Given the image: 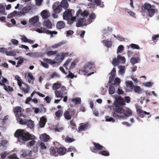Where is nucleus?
Returning a JSON list of instances; mask_svg holds the SVG:
<instances>
[{
    "mask_svg": "<svg viewBox=\"0 0 159 159\" xmlns=\"http://www.w3.org/2000/svg\"><path fill=\"white\" fill-rule=\"evenodd\" d=\"M39 20V19L37 16H35L29 20V22L31 24L34 25Z\"/></svg>",
    "mask_w": 159,
    "mask_h": 159,
    "instance_id": "obj_26",
    "label": "nucleus"
},
{
    "mask_svg": "<svg viewBox=\"0 0 159 159\" xmlns=\"http://www.w3.org/2000/svg\"><path fill=\"white\" fill-rule=\"evenodd\" d=\"M24 125H26L30 128H32L34 127L33 122L31 120H27L26 122H24Z\"/></svg>",
    "mask_w": 159,
    "mask_h": 159,
    "instance_id": "obj_27",
    "label": "nucleus"
},
{
    "mask_svg": "<svg viewBox=\"0 0 159 159\" xmlns=\"http://www.w3.org/2000/svg\"><path fill=\"white\" fill-rule=\"evenodd\" d=\"M32 9L31 5L30 4H28L26 6L22 8L21 11H18V17L25 15L26 14L29 13L30 11Z\"/></svg>",
    "mask_w": 159,
    "mask_h": 159,
    "instance_id": "obj_5",
    "label": "nucleus"
},
{
    "mask_svg": "<svg viewBox=\"0 0 159 159\" xmlns=\"http://www.w3.org/2000/svg\"><path fill=\"white\" fill-rule=\"evenodd\" d=\"M65 24L64 22L62 21H58L56 25L57 28L59 30L65 27Z\"/></svg>",
    "mask_w": 159,
    "mask_h": 159,
    "instance_id": "obj_20",
    "label": "nucleus"
},
{
    "mask_svg": "<svg viewBox=\"0 0 159 159\" xmlns=\"http://www.w3.org/2000/svg\"><path fill=\"white\" fill-rule=\"evenodd\" d=\"M159 38V34H155L153 35L152 38V39L153 41H155L157 39H158Z\"/></svg>",
    "mask_w": 159,
    "mask_h": 159,
    "instance_id": "obj_62",
    "label": "nucleus"
},
{
    "mask_svg": "<svg viewBox=\"0 0 159 159\" xmlns=\"http://www.w3.org/2000/svg\"><path fill=\"white\" fill-rule=\"evenodd\" d=\"M137 112L139 116L141 118H143L145 115H148L150 113V112L143 111L142 110L140 109L137 110Z\"/></svg>",
    "mask_w": 159,
    "mask_h": 159,
    "instance_id": "obj_14",
    "label": "nucleus"
},
{
    "mask_svg": "<svg viewBox=\"0 0 159 159\" xmlns=\"http://www.w3.org/2000/svg\"><path fill=\"white\" fill-rule=\"evenodd\" d=\"M95 65L93 62H87L85 64L84 66L83 69L80 70V71L84 74L90 71V70L95 68Z\"/></svg>",
    "mask_w": 159,
    "mask_h": 159,
    "instance_id": "obj_3",
    "label": "nucleus"
},
{
    "mask_svg": "<svg viewBox=\"0 0 159 159\" xmlns=\"http://www.w3.org/2000/svg\"><path fill=\"white\" fill-rule=\"evenodd\" d=\"M21 107H16L14 108V111L15 112L16 116L18 117V116L21 115H22L21 113Z\"/></svg>",
    "mask_w": 159,
    "mask_h": 159,
    "instance_id": "obj_18",
    "label": "nucleus"
},
{
    "mask_svg": "<svg viewBox=\"0 0 159 159\" xmlns=\"http://www.w3.org/2000/svg\"><path fill=\"white\" fill-rule=\"evenodd\" d=\"M75 109L70 108L64 112L63 115L66 119L70 120L71 119L72 115L75 114Z\"/></svg>",
    "mask_w": 159,
    "mask_h": 159,
    "instance_id": "obj_4",
    "label": "nucleus"
},
{
    "mask_svg": "<svg viewBox=\"0 0 159 159\" xmlns=\"http://www.w3.org/2000/svg\"><path fill=\"white\" fill-rule=\"evenodd\" d=\"M48 63L53 65L56 63V62L48 58H44L43 59V61H41V65L46 68H48L49 66Z\"/></svg>",
    "mask_w": 159,
    "mask_h": 159,
    "instance_id": "obj_8",
    "label": "nucleus"
},
{
    "mask_svg": "<svg viewBox=\"0 0 159 159\" xmlns=\"http://www.w3.org/2000/svg\"><path fill=\"white\" fill-rule=\"evenodd\" d=\"M88 6L89 7L94 8L95 6V4L94 2H93V1L90 2L88 4Z\"/></svg>",
    "mask_w": 159,
    "mask_h": 159,
    "instance_id": "obj_57",
    "label": "nucleus"
},
{
    "mask_svg": "<svg viewBox=\"0 0 159 159\" xmlns=\"http://www.w3.org/2000/svg\"><path fill=\"white\" fill-rule=\"evenodd\" d=\"M94 2L97 6H99L101 8H103L104 7L103 2H102L101 0H94Z\"/></svg>",
    "mask_w": 159,
    "mask_h": 159,
    "instance_id": "obj_30",
    "label": "nucleus"
},
{
    "mask_svg": "<svg viewBox=\"0 0 159 159\" xmlns=\"http://www.w3.org/2000/svg\"><path fill=\"white\" fill-rule=\"evenodd\" d=\"M123 113L125 116H131L132 114V111L129 108H128L126 110H125L124 109V112H123L122 113Z\"/></svg>",
    "mask_w": 159,
    "mask_h": 159,
    "instance_id": "obj_32",
    "label": "nucleus"
},
{
    "mask_svg": "<svg viewBox=\"0 0 159 159\" xmlns=\"http://www.w3.org/2000/svg\"><path fill=\"white\" fill-rule=\"evenodd\" d=\"M113 85V83H111L109 87V94H112L115 92V89Z\"/></svg>",
    "mask_w": 159,
    "mask_h": 159,
    "instance_id": "obj_28",
    "label": "nucleus"
},
{
    "mask_svg": "<svg viewBox=\"0 0 159 159\" xmlns=\"http://www.w3.org/2000/svg\"><path fill=\"white\" fill-rule=\"evenodd\" d=\"M64 43L62 42H61L59 43H58L57 44H56L54 45H53L51 46L52 48H57V47L61 46V45H63Z\"/></svg>",
    "mask_w": 159,
    "mask_h": 159,
    "instance_id": "obj_52",
    "label": "nucleus"
},
{
    "mask_svg": "<svg viewBox=\"0 0 159 159\" xmlns=\"http://www.w3.org/2000/svg\"><path fill=\"white\" fill-rule=\"evenodd\" d=\"M99 154L105 156H108L110 155L109 152L107 151L101 150L99 152Z\"/></svg>",
    "mask_w": 159,
    "mask_h": 159,
    "instance_id": "obj_39",
    "label": "nucleus"
},
{
    "mask_svg": "<svg viewBox=\"0 0 159 159\" xmlns=\"http://www.w3.org/2000/svg\"><path fill=\"white\" fill-rule=\"evenodd\" d=\"M61 87V85L60 84L55 83L54 84L53 86L52 89L54 90H56L57 89L60 88Z\"/></svg>",
    "mask_w": 159,
    "mask_h": 159,
    "instance_id": "obj_53",
    "label": "nucleus"
},
{
    "mask_svg": "<svg viewBox=\"0 0 159 159\" xmlns=\"http://www.w3.org/2000/svg\"><path fill=\"white\" fill-rule=\"evenodd\" d=\"M63 113V111L60 109L57 111L55 113V115L57 117L60 118L62 116Z\"/></svg>",
    "mask_w": 159,
    "mask_h": 159,
    "instance_id": "obj_43",
    "label": "nucleus"
},
{
    "mask_svg": "<svg viewBox=\"0 0 159 159\" xmlns=\"http://www.w3.org/2000/svg\"><path fill=\"white\" fill-rule=\"evenodd\" d=\"M52 8L54 12L55 13H60L62 10V7L59 2H54L52 6Z\"/></svg>",
    "mask_w": 159,
    "mask_h": 159,
    "instance_id": "obj_7",
    "label": "nucleus"
},
{
    "mask_svg": "<svg viewBox=\"0 0 159 159\" xmlns=\"http://www.w3.org/2000/svg\"><path fill=\"white\" fill-rule=\"evenodd\" d=\"M117 58L119 61V62H120V61L122 63H124L125 61V58L123 56H121L120 55H118L117 56Z\"/></svg>",
    "mask_w": 159,
    "mask_h": 159,
    "instance_id": "obj_42",
    "label": "nucleus"
},
{
    "mask_svg": "<svg viewBox=\"0 0 159 159\" xmlns=\"http://www.w3.org/2000/svg\"><path fill=\"white\" fill-rule=\"evenodd\" d=\"M72 101L75 104H80L81 102V98H80L76 97L74 98H73L72 99Z\"/></svg>",
    "mask_w": 159,
    "mask_h": 159,
    "instance_id": "obj_38",
    "label": "nucleus"
},
{
    "mask_svg": "<svg viewBox=\"0 0 159 159\" xmlns=\"http://www.w3.org/2000/svg\"><path fill=\"white\" fill-rule=\"evenodd\" d=\"M103 42L105 46L108 48H110L112 46V43L111 41L106 39L103 40Z\"/></svg>",
    "mask_w": 159,
    "mask_h": 159,
    "instance_id": "obj_29",
    "label": "nucleus"
},
{
    "mask_svg": "<svg viewBox=\"0 0 159 159\" xmlns=\"http://www.w3.org/2000/svg\"><path fill=\"white\" fill-rule=\"evenodd\" d=\"M46 121V119L44 118V117H43L41 118L40 121L39 122V124L40 127L42 128L43 127L45 126Z\"/></svg>",
    "mask_w": 159,
    "mask_h": 159,
    "instance_id": "obj_25",
    "label": "nucleus"
},
{
    "mask_svg": "<svg viewBox=\"0 0 159 159\" xmlns=\"http://www.w3.org/2000/svg\"><path fill=\"white\" fill-rule=\"evenodd\" d=\"M153 7V6H152L150 4L145 3L144 4L142 5L141 8L143 11V12H147L152 7Z\"/></svg>",
    "mask_w": 159,
    "mask_h": 159,
    "instance_id": "obj_12",
    "label": "nucleus"
},
{
    "mask_svg": "<svg viewBox=\"0 0 159 159\" xmlns=\"http://www.w3.org/2000/svg\"><path fill=\"white\" fill-rule=\"evenodd\" d=\"M134 91L135 92L139 94H140L142 92V90L140 87L138 86H134Z\"/></svg>",
    "mask_w": 159,
    "mask_h": 159,
    "instance_id": "obj_45",
    "label": "nucleus"
},
{
    "mask_svg": "<svg viewBox=\"0 0 159 159\" xmlns=\"http://www.w3.org/2000/svg\"><path fill=\"white\" fill-rule=\"evenodd\" d=\"M86 22V19L85 18H82L80 19L78 22L76 24L77 27H80L85 25Z\"/></svg>",
    "mask_w": 159,
    "mask_h": 159,
    "instance_id": "obj_19",
    "label": "nucleus"
},
{
    "mask_svg": "<svg viewBox=\"0 0 159 159\" xmlns=\"http://www.w3.org/2000/svg\"><path fill=\"white\" fill-rule=\"evenodd\" d=\"M11 42L14 45H17L19 43L18 41L16 39H12L11 40Z\"/></svg>",
    "mask_w": 159,
    "mask_h": 159,
    "instance_id": "obj_61",
    "label": "nucleus"
},
{
    "mask_svg": "<svg viewBox=\"0 0 159 159\" xmlns=\"http://www.w3.org/2000/svg\"><path fill=\"white\" fill-rule=\"evenodd\" d=\"M131 63L134 65V64L138 62L137 59L134 57H132L130 60Z\"/></svg>",
    "mask_w": 159,
    "mask_h": 159,
    "instance_id": "obj_55",
    "label": "nucleus"
},
{
    "mask_svg": "<svg viewBox=\"0 0 159 159\" xmlns=\"http://www.w3.org/2000/svg\"><path fill=\"white\" fill-rule=\"evenodd\" d=\"M41 138L42 141L46 142L49 139L50 137L46 134H44L41 135Z\"/></svg>",
    "mask_w": 159,
    "mask_h": 159,
    "instance_id": "obj_33",
    "label": "nucleus"
},
{
    "mask_svg": "<svg viewBox=\"0 0 159 159\" xmlns=\"http://www.w3.org/2000/svg\"><path fill=\"white\" fill-rule=\"evenodd\" d=\"M96 17V16L94 13H92L90 15L89 18L91 20H94Z\"/></svg>",
    "mask_w": 159,
    "mask_h": 159,
    "instance_id": "obj_63",
    "label": "nucleus"
},
{
    "mask_svg": "<svg viewBox=\"0 0 159 159\" xmlns=\"http://www.w3.org/2000/svg\"><path fill=\"white\" fill-rule=\"evenodd\" d=\"M41 15L43 19H46L50 16L49 11L46 10H43L41 12Z\"/></svg>",
    "mask_w": 159,
    "mask_h": 159,
    "instance_id": "obj_21",
    "label": "nucleus"
},
{
    "mask_svg": "<svg viewBox=\"0 0 159 159\" xmlns=\"http://www.w3.org/2000/svg\"><path fill=\"white\" fill-rule=\"evenodd\" d=\"M148 12V16L150 17H152L153 16L155 12V10L151 8L149 9L147 11Z\"/></svg>",
    "mask_w": 159,
    "mask_h": 159,
    "instance_id": "obj_36",
    "label": "nucleus"
},
{
    "mask_svg": "<svg viewBox=\"0 0 159 159\" xmlns=\"http://www.w3.org/2000/svg\"><path fill=\"white\" fill-rule=\"evenodd\" d=\"M120 69L119 72L120 74H123L125 72V68L124 66H120L119 67Z\"/></svg>",
    "mask_w": 159,
    "mask_h": 159,
    "instance_id": "obj_40",
    "label": "nucleus"
},
{
    "mask_svg": "<svg viewBox=\"0 0 159 159\" xmlns=\"http://www.w3.org/2000/svg\"><path fill=\"white\" fill-rule=\"evenodd\" d=\"M115 99L116 101L114 102L113 106L114 111L113 115L114 117L120 118L121 116L118 115L117 113L122 114L124 112V109L122 106L125 105V103L124 99L120 96L116 97Z\"/></svg>",
    "mask_w": 159,
    "mask_h": 159,
    "instance_id": "obj_2",
    "label": "nucleus"
},
{
    "mask_svg": "<svg viewBox=\"0 0 159 159\" xmlns=\"http://www.w3.org/2000/svg\"><path fill=\"white\" fill-rule=\"evenodd\" d=\"M14 136L16 138H19L18 139L23 141L32 140L27 143V146L30 148L33 147L36 143V141L34 139V136L28 132H24V130L22 129H17L14 134Z\"/></svg>",
    "mask_w": 159,
    "mask_h": 159,
    "instance_id": "obj_1",
    "label": "nucleus"
},
{
    "mask_svg": "<svg viewBox=\"0 0 159 159\" xmlns=\"http://www.w3.org/2000/svg\"><path fill=\"white\" fill-rule=\"evenodd\" d=\"M50 151L51 155H53L56 157L57 156V150L53 147H51L50 149Z\"/></svg>",
    "mask_w": 159,
    "mask_h": 159,
    "instance_id": "obj_35",
    "label": "nucleus"
},
{
    "mask_svg": "<svg viewBox=\"0 0 159 159\" xmlns=\"http://www.w3.org/2000/svg\"><path fill=\"white\" fill-rule=\"evenodd\" d=\"M56 149L57 152V156L58 154L60 155H63L66 153V149L64 147L56 148Z\"/></svg>",
    "mask_w": 159,
    "mask_h": 159,
    "instance_id": "obj_15",
    "label": "nucleus"
},
{
    "mask_svg": "<svg viewBox=\"0 0 159 159\" xmlns=\"http://www.w3.org/2000/svg\"><path fill=\"white\" fill-rule=\"evenodd\" d=\"M15 79L17 81L18 85L19 86H20L21 85V83H23V82L22 81L19 75H17L15 76Z\"/></svg>",
    "mask_w": 159,
    "mask_h": 159,
    "instance_id": "obj_44",
    "label": "nucleus"
},
{
    "mask_svg": "<svg viewBox=\"0 0 159 159\" xmlns=\"http://www.w3.org/2000/svg\"><path fill=\"white\" fill-rule=\"evenodd\" d=\"M5 8L2 5L0 4V14L1 13L4 15H6L7 14L5 11Z\"/></svg>",
    "mask_w": 159,
    "mask_h": 159,
    "instance_id": "obj_49",
    "label": "nucleus"
},
{
    "mask_svg": "<svg viewBox=\"0 0 159 159\" xmlns=\"http://www.w3.org/2000/svg\"><path fill=\"white\" fill-rule=\"evenodd\" d=\"M5 53L7 56H14L16 55V52L14 51L8 52L7 50L5 52Z\"/></svg>",
    "mask_w": 159,
    "mask_h": 159,
    "instance_id": "obj_51",
    "label": "nucleus"
},
{
    "mask_svg": "<svg viewBox=\"0 0 159 159\" xmlns=\"http://www.w3.org/2000/svg\"><path fill=\"white\" fill-rule=\"evenodd\" d=\"M26 118L25 116V115H21L18 116L17 120L19 121L20 124L21 125H24V122H26L27 120L25 119Z\"/></svg>",
    "mask_w": 159,
    "mask_h": 159,
    "instance_id": "obj_16",
    "label": "nucleus"
},
{
    "mask_svg": "<svg viewBox=\"0 0 159 159\" xmlns=\"http://www.w3.org/2000/svg\"><path fill=\"white\" fill-rule=\"evenodd\" d=\"M89 126V124L88 123H86L83 125H80L78 128V131H82L85 130L88 128Z\"/></svg>",
    "mask_w": 159,
    "mask_h": 159,
    "instance_id": "obj_24",
    "label": "nucleus"
},
{
    "mask_svg": "<svg viewBox=\"0 0 159 159\" xmlns=\"http://www.w3.org/2000/svg\"><path fill=\"white\" fill-rule=\"evenodd\" d=\"M57 53V51H49L45 52V54L48 56H50L52 55L56 54Z\"/></svg>",
    "mask_w": 159,
    "mask_h": 159,
    "instance_id": "obj_31",
    "label": "nucleus"
},
{
    "mask_svg": "<svg viewBox=\"0 0 159 159\" xmlns=\"http://www.w3.org/2000/svg\"><path fill=\"white\" fill-rule=\"evenodd\" d=\"M68 55V53H62L61 54H58L57 57L55 58L54 60L57 61V62H61L65 57H66Z\"/></svg>",
    "mask_w": 159,
    "mask_h": 159,
    "instance_id": "obj_9",
    "label": "nucleus"
},
{
    "mask_svg": "<svg viewBox=\"0 0 159 159\" xmlns=\"http://www.w3.org/2000/svg\"><path fill=\"white\" fill-rule=\"evenodd\" d=\"M130 47L133 49H139V47L138 45L134 43H132L130 45Z\"/></svg>",
    "mask_w": 159,
    "mask_h": 159,
    "instance_id": "obj_56",
    "label": "nucleus"
},
{
    "mask_svg": "<svg viewBox=\"0 0 159 159\" xmlns=\"http://www.w3.org/2000/svg\"><path fill=\"white\" fill-rule=\"evenodd\" d=\"M62 8H63L65 9H67L69 7V4L67 1L66 0H62L61 3H60Z\"/></svg>",
    "mask_w": 159,
    "mask_h": 159,
    "instance_id": "obj_22",
    "label": "nucleus"
},
{
    "mask_svg": "<svg viewBox=\"0 0 159 159\" xmlns=\"http://www.w3.org/2000/svg\"><path fill=\"white\" fill-rule=\"evenodd\" d=\"M126 84L128 87L133 89L134 86L133 85V83L132 81H128L126 82Z\"/></svg>",
    "mask_w": 159,
    "mask_h": 159,
    "instance_id": "obj_47",
    "label": "nucleus"
},
{
    "mask_svg": "<svg viewBox=\"0 0 159 159\" xmlns=\"http://www.w3.org/2000/svg\"><path fill=\"white\" fill-rule=\"evenodd\" d=\"M106 120L107 121H112L114 122L115 120L111 117H109L108 116L106 117Z\"/></svg>",
    "mask_w": 159,
    "mask_h": 159,
    "instance_id": "obj_58",
    "label": "nucleus"
},
{
    "mask_svg": "<svg viewBox=\"0 0 159 159\" xmlns=\"http://www.w3.org/2000/svg\"><path fill=\"white\" fill-rule=\"evenodd\" d=\"M40 148L42 150H45L47 148V146L43 143L41 142L40 144Z\"/></svg>",
    "mask_w": 159,
    "mask_h": 159,
    "instance_id": "obj_59",
    "label": "nucleus"
},
{
    "mask_svg": "<svg viewBox=\"0 0 159 159\" xmlns=\"http://www.w3.org/2000/svg\"><path fill=\"white\" fill-rule=\"evenodd\" d=\"M120 62L118 59H116V58L115 57L114 58L112 61V64L114 66H116L119 64Z\"/></svg>",
    "mask_w": 159,
    "mask_h": 159,
    "instance_id": "obj_48",
    "label": "nucleus"
},
{
    "mask_svg": "<svg viewBox=\"0 0 159 159\" xmlns=\"http://www.w3.org/2000/svg\"><path fill=\"white\" fill-rule=\"evenodd\" d=\"M7 155V152H4L2 153L1 154V158L4 159L5 158Z\"/></svg>",
    "mask_w": 159,
    "mask_h": 159,
    "instance_id": "obj_64",
    "label": "nucleus"
},
{
    "mask_svg": "<svg viewBox=\"0 0 159 159\" xmlns=\"http://www.w3.org/2000/svg\"><path fill=\"white\" fill-rule=\"evenodd\" d=\"M27 77L28 78L29 77V78L28 79V82L30 83L31 82V80H33L32 83H33V81L35 79L33 77V75L32 73H29L28 74V76H27Z\"/></svg>",
    "mask_w": 159,
    "mask_h": 159,
    "instance_id": "obj_34",
    "label": "nucleus"
},
{
    "mask_svg": "<svg viewBox=\"0 0 159 159\" xmlns=\"http://www.w3.org/2000/svg\"><path fill=\"white\" fill-rule=\"evenodd\" d=\"M18 11H14L12 13L9 14L7 16L8 18H11L14 17L15 16H16L18 17Z\"/></svg>",
    "mask_w": 159,
    "mask_h": 159,
    "instance_id": "obj_37",
    "label": "nucleus"
},
{
    "mask_svg": "<svg viewBox=\"0 0 159 159\" xmlns=\"http://www.w3.org/2000/svg\"><path fill=\"white\" fill-rule=\"evenodd\" d=\"M19 86L20 89L24 92L25 93H29L30 89V87L26 83H24L23 82L22 83H21V85Z\"/></svg>",
    "mask_w": 159,
    "mask_h": 159,
    "instance_id": "obj_11",
    "label": "nucleus"
},
{
    "mask_svg": "<svg viewBox=\"0 0 159 159\" xmlns=\"http://www.w3.org/2000/svg\"><path fill=\"white\" fill-rule=\"evenodd\" d=\"M71 60L70 59H68L65 63L63 65V66L65 67L66 69H67V66L68 65V64L70 63Z\"/></svg>",
    "mask_w": 159,
    "mask_h": 159,
    "instance_id": "obj_60",
    "label": "nucleus"
},
{
    "mask_svg": "<svg viewBox=\"0 0 159 159\" xmlns=\"http://www.w3.org/2000/svg\"><path fill=\"white\" fill-rule=\"evenodd\" d=\"M43 23V25L48 29H50L52 28V24L49 19H47L44 20Z\"/></svg>",
    "mask_w": 159,
    "mask_h": 159,
    "instance_id": "obj_13",
    "label": "nucleus"
},
{
    "mask_svg": "<svg viewBox=\"0 0 159 159\" xmlns=\"http://www.w3.org/2000/svg\"><path fill=\"white\" fill-rule=\"evenodd\" d=\"M32 152V151H30L28 150H23L22 151V155L24 157L30 156L31 155Z\"/></svg>",
    "mask_w": 159,
    "mask_h": 159,
    "instance_id": "obj_23",
    "label": "nucleus"
},
{
    "mask_svg": "<svg viewBox=\"0 0 159 159\" xmlns=\"http://www.w3.org/2000/svg\"><path fill=\"white\" fill-rule=\"evenodd\" d=\"M93 144L94 146V147H90V150L93 152L97 153L98 152V150L101 151V150H105V148L101 145L99 143L93 142Z\"/></svg>",
    "mask_w": 159,
    "mask_h": 159,
    "instance_id": "obj_6",
    "label": "nucleus"
},
{
    "mask_svg": "<svg viewBox=\"0 0 159 159\" xmlns=\"http://www.w3.org/2000/svg\"><path fill=\"white\" fill-rule=\"evenodd\" d=\"M55 93L57 98L62 97L63 93L58 90H56L54 92Z\"/></svg>",
    "mask_w": 159,
    "mask_h": 159,
    "instance_id": "obj_50",
    "label": "nucleus"
},
{
    "mask_svg": "<svg viewBox=\"0 0 159 159\" xmlns=\"http://www.w3.org/2000/svg\"><path fill=\"white\" fill-rule=\"evenodd\" d=\"M124 49V47L122 45H120L117 49V53L121 52Z\"/></svg>",
    "mask_w": 159,
    "mask_h": 159,
    "instance_id": "obj_54",
    "label": "nucleus"
},
{
    "mask_svg": "<svg viewBox=\"0 0 159 159\" xmlns=\"http://www.w3.org/2000/svg\"><path fill=\"white\" fill-rule=\"evenodd\" d=\"M36 31L39 33H46L47 34H49V30L43 27H41L39 29H37Z\"/></svg>",
    "mask_w": 159,
    "mask_h": 159,
    "instance_id": "obj_17",
    "label": "nucleus"
},
{
    "mask_svg": "<svg viewBox=\"0 0 159 159\" xmlns=\"http://www.w3.org/2000/svg\"><path fill=\"white\" fill-rule=\"evenodd\" d=\"M65 140L67 143H71L74 141L75 139L73 138V137H72V138H70L69 136H67L66 137Z\"/></svg>",
    "mask_w": 159,
    "mask_h": 159,
    "instance_id": "obj_41",
    "label": "nucleus"
},
{
    "mask_svg": "<svg viewBox=\"0 0 159 159\" xmlns=\"http://www.w3.org/2000/svg\"><path fill=\"white\" fill-rule=\"evenodd\" d=\"M72 16L71 10L69 9H67L63 13V17L65 20H70Z\"/></svg>",
    "mask_w": 159,
    "mask_h": 159,
    "instance_id": "obj_10",
    "label": "nucleus"
},
{
    "mask_svg": "<svg viewBox=\"0 0 159 159\" xmlns=\"http://www.w3.org/2000/svg\"><path fill=\"white\" fill-rule=\"evenodd\" d=\"M120 82V79L118 77H116L115 79L113 85H115L116 86H119Z\"/></svg>",
    "mask_w": 159,
    "mask_h": 159,
    "instance_id": "obj_46",
    "label": "nucleus"
}]
</instances>
